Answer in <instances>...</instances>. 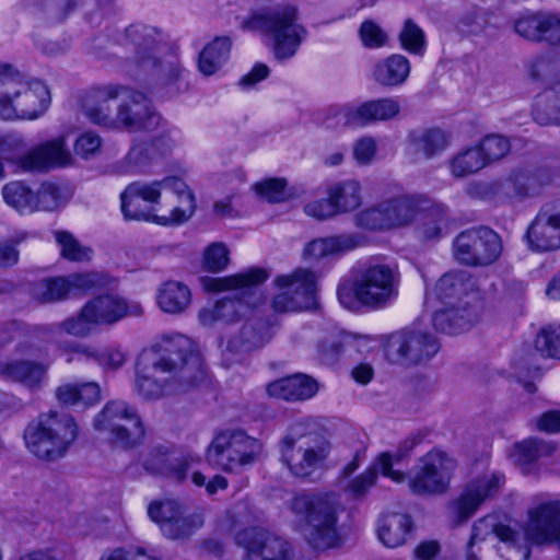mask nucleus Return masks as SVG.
I'll use <instances>...</instances> for the list:
<instances>
[{"mask_svg":"<svg viewBox=\"0 0 560 560\" xmlns=\"http://www.w3.org/2000/svg\"><path fill=\"white\" fill-rule=\"evenodd\" d=\"M203 376L201 357L187 337H163L139 354L136 390L144 398L156 399L186 392Z\"/></svg>","mask_w":560,"mask_h":560,"instance_id":"nucleus-1","label":"nucleus"},{"mask_svg":"<svg viewBox=\"0 0 560 560\" xmlns=\"http://www.w3.org/2000/svg\"><path fill=\"white\" fill-rule=\"evenodd\" d=\"M400 273L396 266L368 261L352 273V281L341 282L337 289L339 302L348 310L357 303L380 310L388 305L397 295Z\"/></svg>","mask_w":560,"mask_h":560,"instance_id":"nucleus-2","label":"nucleus"},{"mask_svg":"<svg viewBox=\"0 0 560 560\" xmlns=\"http://www.w3.org/2000/svg\"><path fill=\"white\" fill-rule=\"evenodd\" d=\"M268 272L262 268H250L236 275L214 278L207 284L211 291H233L230 295L215 303L212 310H202L199 318L202 324L212 320L235 322L249 315L255 307L262 303L258 287L268 279Z\"/></svg>","mask_w":560,"mask_h":560,"instance_id":"nucleus-3","label":"nucleus"},{"mask_svg":"<svg viewBox=\"0 0 560 560\" xmlns=\"http://www.w3.org/2000/svg\"><path fill=\"white\" fill-rule=\"evenodd\" d=\"M50 105L48 88L40 81H26L10 66L0 65V117L33 120Z\"/></svg>","mask_w":560,"mask_h":560,"instance_id":"nucleus-4","label":"nucleus"},{"mask_svg":"<svg viewBox=\"0 0 560 560\" xmlns=\"http://www.w3.org/2000/svg\"><path fill=\"white\" fill-rule=\"evenodd\" d=\"M78 436L79 427L75 419L69 413L55 410L40 413L24 431L25 444L30 452L48 462L66 456Z\"/></svg>","mask_w":560,"mask_h":560,"instance_id":"nucleus-5","label":"nucleus"},{"mask_svg":"<svg viewBox=\"0 0 560 560\" xmlns=\"http://www.w3.org/2000/svg\"><path fill=\"white\" fill-rule=\"evenodd\" d=\"M337 504L335 494L308 493L296 494L291 501L292 512L304 520L301 533L315 549H327L336 545Z\"/></svg>","mask_w":560,"mask_h":560,"instance_id":"nucleus-6","label":"nucleus"},{"mask_svg":"<svg viewBox=\"0 0 560 560\" xmlns=\"http://www.w3.org/2000/svg\"><path fill=\"white\" fill-rule=\"evenodd\" d=\"M244 26L269 36L273 42L275 57L279 60L293 57L307 34L299 22V10L293 4L257 11L245 21Z\"/></svg>","mask_w":560,"mask_h":560,"instance_id":"nucleus-7","label":"nucleus"},{"mask_svg":"<svg viewBox=\"0 0 560 560\" xmlns=\"http://www.w3.org/2000/svg\"><path fill=\"white\" fill-rule=\"evenodd\" d=\"M430 206L423 195L386 199L357 215V224L369 230H390L410 225Z\"/></svg>","mask_w":560,"mask_h":560,"instance_id":"nucleus-8","label":"nucleus"},{"mask_svg":"<svg viewBox=\"0 0 560 560\" xmlns=\"http://www.w3.org/2000/svg\"><path fill=\"white\" fill-rule=\"evenodd\" d=\"M262 452L259 440L243 430H223L208 446L207 459L224 471H235L254 464Z\"/></svg>","mask_w":560,"mask_h":560,"instance_id":"nucleus-9","label":"nucleus"},{"mask_svg":"<svg viewBox=\"0 0 560 560\" xmlns=\"http://www.w3.org/2000/svg\"><path fill=\"white\" fill-rule=\"evenodd\" d=\"M93 427L124 448L139 444L144 436L142 422L135 408L124 400H109L95 416Z\"/></svg>","mask_w":560,"mask_h":560,"instance_id":"nucleus-10","label":"nucleus"},{"mask_svg":"<svg viewBox=\"0 0 560 560\" xmlns=\"http://www.w3.org/2000/svg\"><path fill=\"white\" fill-rule=\"evenodd\" d=\"M281 460L296 477H307L323 465L330 452V444L323 436L308 433H288L279 442Z\"/></svg>","mask_w":560,"mask_h":560,"instance_id":"nucleus-11","label":"nucleus"},{"mask_svg":"<svg viewBox=\"0 0 560 560\" xmlns=\"http://www.w3.org/2000/svg\"><path fill=\"white\" fill-rule=\"evenodd\" d=\"M456 462L446 453L433 450L419 458L409 477L410 491L417 495L443 494L447 491Z\"/></svg>","mask_w":560,"mask_h":560,"instance_id":"nucleus-12","label":"nucleus"},{"mask_svg":"<svg viewBox=\"0 0 560 560\" xmlns=\"http://www.w3.org/2000/svg\"><path fill=\"white\" fill-rule=\"evenodd\" d=\"M502 244L499 235L489 228L470 229L454 240V255L462 264L486 266L501 255Z\"/></svg>","mask_w":560,"mask_h":560,"instance_id":"nucleus-13","label":"nucleus"},{"mask_svg":"<svg viewBox=\"0 0 560 560\" xmlns=\"http://www.w3.org/2000/svg\"><path fill=\"white\" fill-rule=\"evenodd\" d=\"M276 284L283 291L272 300L276 313L299 312L310 308L315 303L316 276L307 269H296L292 275L280 276Z\"/></svg>","mask_w":560,"mask_h":560,"instance_id":"nucleus-14","label":"nucleus"},{"mask_svg":"<svg viewBox=\"0 0 560 560\" xmlns=\"http://www.w3.org/2000/svg\"><path fill=\"white\" fill-rule=\"evenodd\" d=\"M439 348L438 340L431 334L405 329L390 336L386 346V357L394 363L416 365L430 360Z\"/></svg>","mask_w":560,"mask_h":560,"instance_id":"nucleus-15","label":"nucleus"},{"mask_svg":"<svg viewBox=\"0 0 560 560\" xmlns=\"http://www.w3.org/2000/svg\"><path fill=\"white\" fill-rule=\"evenodd\" d=\"M103 283V277L97 272L49 277L33 283L32 295L40 303L59 302L92 290Z\"/></svg>","mask_w":560,"mask_h":560,"instance_id":"nucleus-16","label":"nucleus"},{"mask_svg":"<svg viewBox=\"0 0 560 560\" xmlns=\"http://www.w3.org/2000/svg\"><path fill=\"white\" fill-rule=\"evenodd\" d=\"M5 161L23 173H40L72 164L70 151L63 137H58L35 145L24 154L7 156Z\"/></svg>","mask_w":560,"mask_h":560,"instance_id":"nucleus-17","label":"nucleus"},{"mask_svg":"<svg viewBox=\"0 0 560 560\" xmlns=\"http://www.w3.org/2000/svg\"><path fill=\"white\" fill-rule=\"evenodd\" d=\"M160 122L161 116L154 110L148 96L125 86V93L116 107L113 128H122L132 132L155 130Z\"/></svg>","mask_w":560,"mask_h":560,"instance_id":"nucleus-18","label":"nucleus"},{"mask_svg":"<svg viewBox=\"0 0 560 560\" xmlns=\"http://www.w3.org/2000/svg\"><path fill=\"white\" fill-rule=\"evenodd\" d=\"M236 544L245 549L243 560H292L291 545L284 538L262 528L252 527L237 533Z\"/></svg>","mask_w":560,"mask_h":560,"instance_id":"nucleus-19","label":"nucleus"},{"mask_svg":"<svg viewBox=\"0 0 560 560\" xmlns=\"http://www.w3.org/2000/svg\"><path fill=\"white\" fill-rule=\"evenodd\" d=\"M524 532L527 540L535 545L556 544L560 548V500L530 508Z\"/></svg>","mask_w":560,"mask_h":560,"instance_id":"nucleus-20","label":"nucleus"},{"mask_svg":"<svg viewBox=\"0 0 560 560\" xmlns=\"http://www.w3.org/2000/svg\"><path fill=\"white\" fill-rule=\"evenodd\" d=\"M503 476L492 474L489 477L479 478L470 482L463 493L447 505L450 518L456 524H462L470 518L480 504L494 495L503 483Z\"/></svg>","mask_w":560,"mask_h":560,"instance_id":"nucleus-21","label":"nucleus"},{"mask_svg":"<svg viewBox=\"0 0 560 560\" xmlns=\"http://www.w3.org/2000/svg\"><path fill=\"white\" fill-rule=\"evenodd\" d=\"M532 249L551 252L560 248V199L542 205L527 229Z\"/></svg>","mask_w":560,"mask_h":560,"instance_id":"nucleus-22","label":"nucleus"},{"mask_svg":"<svg viewBox=\"0 0 560 560\" xmlns=\"http://www.w3.org/2000/svg\"><path fill=\"white\" fill-rule=\"evenodd\" d=\"M534 185L524 168L512 170L505 177L486 183L482 195L497 201H524L533 197Z\"/></svg>","mask_w":560,"mask_h":560,"instance_id":"nucleus-23","label":"nucleus"},{"mask_svg":"<svg viewBox=\"0 0 560 560\" xmlns=\"http://www.w3.org/2000/svg\"><path fill=\"white\" fill-rule=\"evenodd\" d=\"M124 93L125 86L121 85L109 84L93 89L83 103L84 115L93 124L113 128L116 113L113 114L110 102L120 101Z\"/></svg>","mask_w":560,"mask_h":560,"instance_id":"nucleus-24","label":"nucleus"},{"mask_svg":"<svg viewBox=\"0 0 560 560\" xmlns=\"http://www.w3.org/2000/svg\"><path fill=\"white\" fill-rule=\"evenodd\" d=\"M126 46L133 54V61L139 68L166 47L158 30L143 24H133L126 28Z\"/></svg>","mask_w":560,"mask_h":560,"instance_id":"nucleus-25","label":"nucleus"},{"mask_svg":"<svg viewBox=\"0 0 560 560\" xmlns=\"http://www.w3.org/2000/svg\"><path fill=\"white\" fill-rule=\"evenodd\" d=\"M272 323L262 317L248 318L228 342L226 352L242 353L262 348L271 338Z\"/></svg>","mask_w":560,"mask_h":560,"instance_id":"nucleus-26","label":"nucleus"},{"mask_svg":"<svg viewBox=\"0 0 560 560\" xmlns=\"http://www.w3.org/2000/svg\"><path fill=\"white\" fill-rule=\"evenodd\" d=\"M477 319L476 307L469 302H459L436 311L433 315V325L442 332L456 335L468 330Z\"/></svg>","mask_w":560,"mask_h":560,"instance_id":"nucleus-27","label":"nucleus"},{"mask_svg":"<svg viewBox=\"0 0 560 560\" xmlns=\"http://www.w3.org/2000/svg\"><path fill=\"white\" fill-rule=\"evenodd\" d=\"M159 183L161 184V189H170L178 199V205L163 212V217L159 218L160 222L165 226L186 222L195 211V198L192 192L188 189L184 180L178 177H166L159 180Z\"/></svg>","mask_w":560,"mask_h":560,"instance_id":"nucleus-28","label":"nucleus"},{"mask_svg":"<svg viewBox=\"0 0 560 560\" xmlns=\"http://www.w3.org/2000/svg\"><path fill=\"white\" fill-rule=\"evenodd\" d=\"M318 390L317 382L306 374H294L271 382L267 386L270 397L288 401L306 400Z\"/></svg>","mask_w":560,"mask_h":560,"instance_id":"nucleus-29","label":"nucleus"},{"mask_svg":"<svg viewBox=\"0 0 560 560\" xmlns=\"http://www.w3.org/2000/svg\"><path fill=\"white\" fill-rule=\"evenodd\" d=\"M86 311L92 313L94 320L100 325L114 324L127 315H138L141 313V307L140 305L128 306L124 299L105 294L89 301Z\"/></svg>","mask_w":560,"mask_h":560,"instance_id":"nucleus-30","label":"nucleus"},{"mask_svg":"<svg viewBox=\"0 0 560 560\" xmlns=\"http://www.w3.org/2000/svg\"><path fill=\"white\" fill-rule=\"evenodd\" d=\"M140 69L151 78L154 84L162 86H172L180 79L183 72L177 54L167 46Z\"/></svg>","mask_w":560,"mask_h":560,"instance_id":"nucleus-31","label":"nucleus"},{"mask_svg":"<svg viewBox=\"0 0 560 560\" xmlns=\"http://www.w3.org/2000/svg\"><path fill=\"white\" fill-rule=\"evenodd\" d=\"M47 372V366L32 360L0 362V377L20 383L30 388L38 387Z\"/></svg>","mask_w":560,"mask_h":560,"instance_id":"nucleus-32","label":"nucleus"},{"mask_svg":"<svg viewBox=\"0 0 560 560\" xmlns=\"http://www.w3.org/2000/svg\"><path fill=\"white\" fill-rule=\"evenodd\" d=\"M411 529L412 521L408 514L388 513L380 518L377 535L384 546L396 548L406 542Z\"/></svg>","mask_w":560,"mask_h":560,"instance_id":"nucleus-33","label":"nucleus"},{"mask_svg":"<svg viewBox=\"0 0 560 560\" xmlns=\"http://www.w3.org/2000/svg\"><path fill=\"white\" fill-rule=\"evenodd\" d=\"M410 70L411 65L408 58L394 54L375 65L373 75L382 86L395 88L407 81Z\"/></svg>","mask_w":560,"mask_h":560,"instance_id":"nucleus-34","label":"nucleus"},{"mask_svg":"<svg viewBox=\"0 0 560 560\" xmlns=\"http://www.w3.org/2000/svg\"><path fill=\"white\" fill-rule=\"evenodd\" d=\"M231 48L232 39L230 37H215L199 54V71L207 77L214 74L228 61Z\"/></svg>","mask_w":560,"mask_h":560,"instance_id":"nucleus-35","label":"nucleus"},{"mask_svg":"<svg viewBox=\"0 0 560 560\" xmlns=\"http://www.w3.org/2000/svg\"><path fill=\"white\" fill-rule=\"evenodd\" d=\"M158 305L168 314L183 313L191 302V292L189 288L178 281L164 282L156 295Z\"/></svg>","mask_w":560,"mask_h":560,"instance_id":"nucleus-36","label":"nucleus"},{"mask_svg":"<svg viewBox=\"0 0 560 560\" xmlns=\"http://www.w3.org/2000/svg\"><path fill=\"white\" fill-rule=\"evenodd\" d=\"M358 246V241L352 234H340L317 238L310 242L304 248V255L319 259L329 255H339L352 250Z\"/></svg>","mask_w":560,"mask_h":560,"instance_id":"nucleus-37","label":"nucleus"},{"mask_svg":"<svg viewBox=\"0 0 560 560\" xmlns=\"http://www.w3.org/2000/svg\"><path fill=\"white\" fill-rule=\"evenodd\" d=\"M56 398L66 406L83 404L92 406L101 399V388L95 382L82 384H63L56 389Z\"/></svg>","mask_w":560,"mask_h":560,"instance_id":"nucleus-38","label":"nucleus"},{"mask_svg":"<svg viewBox=\"0 0 560 560\" xmlns=\"http://www.w3.org/2000/svg\"><path fill=\"white\" fill-rule=\"evenodd\" d=\"M555 447L540 440L529 439L514 445L511 457L516 466L524 474L532 471V466L541 456H549L553 453Z\"/></svg>","mask_w":560,"mask_h":560,"instance_id":"nucleus-39","label":"nucleus"},{"mask_svg":"<svg viewBox=\"0 0 560 560\" xmlns=\"http://www.w3.org/2000/svg\"><path fill=\"white\" fill-rule=\"evenodd\" d=\"M400 106L395 98H380L363 103L357 107L359 126L374 121L389 120L399 114Z\"/></svg>","mask_w":560,"mask_h":560,"instance_id":"nucleus-40","label":"nucleus"},{"mask_svg":"<svg viewBox=\"0 0 560 560\" xmlns=\"http://www.w3.org/2000/svg\"><path fill=\"white\" fill-rule=\"evenodd\" d=\"M338 214L350 212L362 203L361 186L355 180H345L330 186L327 190Z\"/></svg>","mask_w":560,"mask_h":560,"instance_id":"nucleus-41","label":"nucleus"},{"mask_svg":"<svg viewBox=\"0 0 560 560\" xmlns=\"http://www.w3.org/2000/svg\"><path fill=\"white\" fill-rule=\"evenodd\" d=\"M410 141L417 153L431 159L450 145V135L440 128H430L412 133Z\"/></svg>","mask_w":560,"mask_h":560,"instance_id":"nucleus-42","label":"nucleus"},{"mask_svg":"<svg viewBox=\"0 0 560 560\" xmlns=\"http://www.w3.org/2000/svg\"><path fill=\"white\" fill-rule=\"evenodd\" d=\"M533 116L541 126L556 125L560 127V91H547L537 96Z\"/></svg>","mask_w":560,"mask_h":560,"instance_id":"nucleus-43","label":"nucleus"},{"mask_svg":"<svg viewBox=\"0 0 560 560\" xmlns=\"http://www.w3.org/2000/svg\"><path fill=\"white\" fill-rule=\"evenodd\" d=\"M486 167L483 155L477 147L466 148L450 160L451 174L464 178Z\"/></svg>","mask_w":560,"mask_h":560,"instance_id":"nucleus-44","label":"nucleus"},{"mask_svg":"<svg viewBox=\"0 0 560 560\" xmlns=\"http://www.w3.org/2000/svg\"><path fill=\"white\" fill-rule=\"evenodd\" d=\"M120 200L121 212L126 220L151 221L163 225L159 219L160 217H163V212L165 211L162 208H156L150 206L149 203H144L140 198L125 197L124 191L120 195Z\"/></svg>","mask_w":560,"mask_h":560,"instance_id":"nucleus-45","label":"nucleus"},{"mask_svg":"<svg viewBox=\"0 0 560 560\" xmlns=\"http://www.w3.org/2000/svg\"><path fill=\"white\" fill-rule=\"evenodd\" d=\"M466 273L462 271L444 273L434 288L438 299L446 304H452L453 300L463 302L460 296L466 291Z\"/></svg>","mask_w":560,"mask_h":560,"instance_id":"nucleus-46","label":"nucleus"},{"mask_svg":"<svg viewBox=\"0 0 560 560\" xmlns=\"http://www.w3.org/2000/svg\"><path fill=\"white\" fill-rule=\"evenodd\" d=\"M2 197L9 206L19 211L32 210L35 192L21 180H12L2 187Z\"/></svg>","mask_w":560,"mask_h":560,"instance_id":"nucleus-47","label":"nucleus"},{"mask_svg":"<svg viewBox=\"0 0 560 560\" xmlns=\"http://www.w3.org/2000/svg\"><path fill=\"white\" fill-rule=\"evenodd\" d=\"M420 232L427 240L438 238L447 221V209L430 200V206L422 211Z\"/></svg>","mask_w":560,"mask_h":560,"instance_id":"nucleus-48","label":"nucleus"},{"mask_svg":"<svg viewBox=\"0 0 560 560\" xmlns=\"http://www.w3.org/2000/svg\"><path fill=\"white\" fill-rule=\"evenodd\" d=\"M202 522L197 516H184L183 511L171 522L162 525V533L170 539H184L201 527Z\"/></svg>","mask_w":560,"mask_h":560,"instance_id":"nucleus-49","label":"nucleus"},{"mask_svg":"<svg viewBox=\"0 0 560 560\" xmlns=\"http://www.w3.org/2000/svg\"><path fill=\"white\" fill-rule=\"evenodd\" d=\"M323 122L327 128L359 127L357 107L331 105L324 112Z\"/></svg>","mask_w":560,"mask_h":560,"instance_id":"nucleus-50","label":"nucleus"},{"mask_svg":"<svg viewBox=\"0 0 560 560\" xmlns=\"http://www.w3.org/2000/svg\"><path fill=\"white\" fill-rule=\"evenodd\" d=\"M483 155L486 166L506 156L511 151V143L508 138L500 135H489L477 145Z\"/></svg>","mask_w":560,"mask_h":560,"instance_id":"nucleus-51","label":"nucleus"},{"mask_svg":"<svg viewBox=\"0 0 560 560\" xmlns=\"http://www.w3.org/2000/svg\"><path fill=\"white\" fill-rule=\"evenodd\" d=\"M66 203L58 185L43 183L35 192V202L32 210L54 211Z\"/></svg>","mask_w":560,"mask_h":560,"instance_id":"nucleus-52","label":"nucleus"},{"mask_svg":"<svg viewBox=\"0 0 560 560\" xmlns=\"http://www.w3.org/2000/svg\"><path fill=\"white\" fill-rule=\"evenodd\" d=\"M399 42L405 50L420 55L423 52L425 47V35L420 26H418L411 19H408L405 21L399 33Z\"/></svg>","mask_w":560,"mask_h":560,"instance_id":"nucleus-53","label":"nucleus"},{"mask_svg":"<svg viewBox=\"0 0 560 560\" xmlns=\"http://www.w3.org/2000/svg\"><path fill=\"white\" fill-rule=\"evenodd\" d=\"M535 348L545 357L560 359V325L542 328L536 337Z\"/></svg>","mask_w":560,"mask_h":560,"instance_id":"nucleus-54","label":"nucleus"},{"mask_svg":"<svg viewBox=\"0 0 560 560\" xmlns=\"http://www.w3.org/2000/svg\"><path fill=\"white\" fill-rule=\"evenodd\" d=\"M161 190L159 180L151 183L133 182L125 188L124 192L125 197L140 198L144 203L162 208L160 205Z\"/></svg>","mask_w":560,"mask_h":560,"instance_id":"nucleus-55","label":"nucleus"},{"mask_svg":"<svg viewBox=\"0 0 560 560\" xmlns=\"http://www.w3.org/2000/svg\"><path fill=\"white\" fill-rule=\"evenodd\" d=\"M97 325L91 312L86 311V304L78 316L70 317L60 324V328L69 335L84 337Z\"/></svg>","mask_w":560,"mask_h":560,"instance_id":"nucleus-56","label":"nucleus"},{"mask_svg":"<svg viewBox=\"0 0 560 560\" xmlns=\"http://www.w3.org/2000/svg\"><path fill=\"white\" fill-rule=\"evenodd\" d=\"M353 337L350 334L330 335L318 343V351L326 360H332L351 347Z\"/></svg>","mask_w":560,"mask_h":560,"instance_id":"nucleus-57","label":"nucleus"},{"mask_svg":"<svg viewBox=\"0 0 560 560\" xmlns=\"http://www.w3.org/2000/svg\"><path fill=\"white\" fill-rule=\"evenodd\" d=\"M182 511V506L174 500L153 501L148 508L150 518L159 524L161 529L162 525L171 522Z\"/></svg>","mask_w":560,"mask_h":560,"instance_id":"nucleus-58","label":"nucleus"},{"mask_svg":"<svg viewBox=\"0 0 560 560\" xmlns=\"http://www.w3.org/2000/svg\"><path fill=\"white\" fill-rule=\"evenodd\" d=\"M544 13L524 15L514 22L515 32L523 38L539 42Z\"/></svg>","mask_w":560,"mask_h":560,"instance_id":"nucleus-59","label":"nucleus"},{"mask_svg":"<svg viewBox=\"0 0 560 560\" xmlns=\"http://www.w3.org/2000/svg\"><path fill=\"white\" fill-rule=\"evenodd\" d=\"M57 243L61 247V256L68 260L82 261L89 258V250L68 232H56Z\"/></svg>","mask_w":560,"mask_h":560,"instance_id":"nucleus-60","label":"nucleus"},{"mask_svg":"<svg viewBox=\"0 0 560 560\" xmlns=\"http://www.w3.org/2000/svg\"><path fill=\"white\" fill-rule=\"evenodd\" d=\"M359 36L364 47L374 49L386 45L387 34L374 21L365 20L359 28Z\"/></svg>","mask_w":560,"mask_h":560,"instance_id":"nucleus-61","label":"nucleus"},{"mask_svg":"<svg viewBox=\"0 0 560 560\" xmlns=\"http://www.w3.org/2000/svg\"><path fill=\"white\" fill-rule=\"evenodd\" d=\"M287 182L282 178H269L256 183L255 191L269 202H279L284 199Z\"/></svg>","mask_w":560,"mask_h":560,"instance_id":"nucleus-62","label":"nucleus"},{"mask_svg":"<svg viewBox=\"0 0 560 560\" xmlns=\"http://www.w3.org/2000/svg\"><path fill=\"white\" fill-rule=\"evenodd\" d=\"M79 0H42L48 20L62 22L77 7Z\"/></svg>","mask_w":560,"mask_h":560,"instance_id":"nucleus-63","label":"nucleus"},{"mask_svg":"<svg viewBox=\"0 0 560 560\" xmlns=\"http://www.w3.org/2000/svg\"><path fill=\"white\" fill-rule=\"evenodd\" d=\"M229 264V250L222 243L210 245L205 253V266L212 272L223 270Z\"/></svg>","mask_w":560,"mask_h":560,"instance_id":"nucleus-64","label":"nucleus"}]
</instances>
